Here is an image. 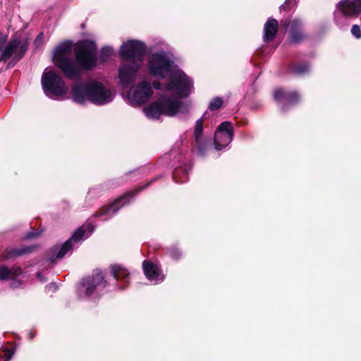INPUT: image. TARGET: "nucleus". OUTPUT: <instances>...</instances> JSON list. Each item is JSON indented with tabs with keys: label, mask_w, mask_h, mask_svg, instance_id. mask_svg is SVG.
<instances>
[{
	"label": "nucleus",
	"mask_w": 361,
	"mask_h": 361,
	"mask_svg": "<svg viewBox=\"0 0 361 361\" xmlns=\"http://www.w3.org/2000/svg\"><path fill=\"white\" fill-rule=\"evenodd\" d=\"M104 281L102 271L95 270L92 276L82 279L79 288L78 295L80 298H85L91 295L96 287L100 285Z\"/></svg>",
	"instance_id": "nucleus-11"
},
{
	"label": "nucleus",
	"mask_w": 361,
	"mask_h": 361,
	"mask_svg": "<svg viewBox=\"0 0 361 361\" xmlns=\"http://www.w3.org/2000/svg\"><path fill=\"white\" fill-rule=\"evenodd\" d=\"M141 189H139L140 190ZM138 190L135 191H130L124 196L121 197L116 201H115L111 205H110L108 208L105 209L104 212H102L100 213V216L105 215H111L115 214L122 206L128 203L130 201V198L132 197L135 193L137 192Z\"/></svg>",
	"instance_id": "nucleus-15"
},
{
	"label": "nucleus",
	"mask_w": 361,
	"mask_h": 361,
	"mask_svg": "<svg viewBox=\"0 0 361 361\" xmlns=\"http://www.w3.org/2000/svg\"><path fill=\"white\" fill-rule=\"evenodd\" d=\"M278 21L274 18H269L264 27V42L272 41L278 32Z\"/></svg>",
	"instance_id": "nucleus-16"
},
{
	"label": "nucleus",
	"mask_w": 361,
	"mask_h": 361,
	"mask_svg": "<svg viewBox=\"0 0 361 361\" xmlns=\"http://www.w3.org/2000/svg\"><path fill=\"white\" fill-rule=\"evenodd\" d=\"M155 88L164 90V94L159 98V101L145 108V114L148 118L157 119L161 115L174 116L186 114L188 111V105L180 102L179 100L180 97H185L186 96L177 95L174 92H171L169 94L166 88L161 87L159 83L155 84Z\"/></svg>",
	"instance_id": "nucleus-4"
},
{
	"label": "nucleus",
	"mask_w": 361,
	"mask_h": 361,
	"mask_svg": "<svg viewBox=\"0 0 361 361\" xmlns=\"http://www.w3.org/2000/svg\"><path fill=\"white\" fill-rule=\"evenodd\" d=\"M351 33L356 37L360 38L361 37V30L359 25H354L351 29Z\"/></svg>",
	"instance_id": "nucleus-24"
},
{
	"label": "nucleus",
	"mask_w": 361,
	"mask_h": 361,
	"mask_svg": "<svg viewBox=\"0 0 361 361\" xmlns=\"http://www.w3.org/2000/svg\"><path fill=\"white\" fill-rule=\"evenodd\" d=\"M233 128L231 122L224 121L217 128L214 135V145L217 150L227 147L233 140Z\"/></svg>",
	"instance_id": "nucleus-9"
},
{
	"label": "nucleus",
	"mask_w": 361,
	"mask_h": 361,
	"mask_svg": "<svg viewBox=\"0 0 361 361\" xmlns=\"http://www.w3.org/2000/svg\"><path fill=\"white\" fill-rule=\"evenodd\" d=\"M148 69L155 77L169 78V82L163 87L169 94L174 92L177 95L188 96L192 92V81L173 64L165 52L153 54L148 62Z\"/></svg>",
	"instance_id": "nucleus-2"
},
{
	"label": "nucleus",
	"mask_w": 361,
	"mask_h": 361,
	"mask_svg": "<svg viewBox=\"0 0 361 361\" xmlns=\"http://www.w3.org/2000/svg\"><path fill=\"white\" fill-rule=\"evenodd\" d=\"M302 23L299 19H293L290 22V39L293 43L300 42L303 38V34L301 32Z\"/></svg>",
	"instance_id": "nucleus-17"
},
{
	"label": "nucleus",
	"mask_w": 361,
	"mask_h": 361,
	"mask_svg": "<svg viewBox=\"0 0 361 361\" xmlns=\"http://www.w3.org/2000/svg\"><path fill=\"white\" fill-rule=\"evenodd\" d=\"M309 68L307 65L298 66L295 68L294 72L297 74L302 75L307 72Z\"/></svg>",
	"instance_id": "nucleus-22"
},
{
	"label": "nucleus",
	"mask_w": 361,
	"mask_h": 361,
	"mask_svg": "<svg viewBox=\"0 0 361 361\" xmlns=\"http://www.w3.org/2000/svg\"><path fill=\"white\" fill-rule=\"evenodd\" d=\"M37 278L41 281H46V279H44V277H42V274L40 273H38L37 274Z\"/></svg>",
	"instance_id": "nucleus-30"
},
{
	"label": "nucleus",
	"mask_w": 361,
	"mask_h": 361,
	"mask_svg": "<svg viewBox=\"0 0 361 361\" xmlns=\"http://www.w3.org/2000/svg\"><path fill=\"white\" fill-rule=\"evenodd\" d=\"M274 97L276 101H279L282 99H286L288 101L289 103H293L298 100L299 96L295 92H290V94H288L283 90L278 89L274 91Z\"/></svg>",
	"instance_id": "nucleus-18"
},
{
	"label": "nucleus",
	"mask_w": 361,
	"mask_h": 361,
	"mask_svg": "<svg viewBox=\"0 0 361 361\" xmlns=\"http://www.w3.org/2000/svg\"><path fill=\"white\" fill-rule=\"evenodd\" d=\"M112 54H113V50L111 48L104 47L100 51L99 59L96 58V64L97 63V61H99V63H104L112 55ZM95 57H97V56H95Z\"/></svg>",
	"instance_id": "nucleus-20"
},
{
	"label": "nucleus",
	"mask_w": 361,
	"mask_h": 361,
	"mask_svg": "<svg viewBox=\"0 0 361 361\" xmlns=\"http://www.w3.org/2000/svg\"><path fill=\"white\" fill-rule=\"evenodd\" d=\"M93 227L89 224L86 227H81L77 229L71 238L66 240L62 245L55 247L54 255L58 259L62 258L74 245L73 243H78L88 238L93 231Z\"/></svg>",
	"instance_id": "nucleus-8"
},
{
	"label": "nucleus",
	"mask_w": 361,
	"mask_h": 361,
	"mask_svg": "<svg viewBox=\"0 0 361 361\" xmlns=\"http://www.w3.org/2000/svg\"><path fill=\"white\" fill-rule=\"evenodd\" d=\"M142 268L147 279L154 284L164 281V276L162 274L159 267L148 261L143 262Z\"/></svg>",
	"instance_id": "nucleus-14"
},
{
	"label": "nucleus",
	"mask_w": 361,
	"mask_h": 361,
	"mask_svg": "<svg viewBox=\"0 0 361 361\" xmlns=\"http://www.w3.org/2000/svg\"><path fill=\"white\" fill-rule=\"evenodd\" d=\"M152 94L151 84L143 81L130 87L127 94V99L131 105L138 106L148 102Z\"/></svg>",
	"instance_id": "nucleus-7"
},
{
	"label": "nucleus",
	"mask_w": 361,
	"mask_h": 361,
	"mask_svg": "<svg viewBox=\"0 0 361 361\" xmlns=\"http://www.w3.org/2000/svg\"><path fill=\"white\" fill-rule=\"evenodd\" d=\"M28 251L27 250H13V255H21L24 253L27 252Z\"/></svg>",
	"instance_id": "nucleus-26"
},
{
	"label": "nucleus",
	"mask_w": 361,
	"mask_h": 361,
	"mask_svg": "<svg viewBox=\"0 0 361 361\" xmlns=\"http://www.w3.org/2000/svg\"><path fill=\"white\" fill-rule=\"evenodd\" d=\"M41 82L44 94L51 99L64 96L68 90L61 77L49 68L44 71Z\"/></svg>",
	"instance_id": "nucleus-6"
},
{
	"label": "nucleus",
	"mask_w": 361,
	"mask_h": 361,
	"mask_svg": "<svg viewBox=\"0 0 361 361\" xmlns=\"http://www.w3.org/2000/svg\"><path fill=\"white\" fill-rule=\"evenodd\" d=\"M96 44L91 41L80 42L75 52L76 62L68 57L71 51V44L68 42L60 44L54 51V63L69 79L80 77L82 70H91L96 66Z\"/></svg>",
	"instance_id": "nucleus-1"
},
{
	"label": "nucleus",
	"mask_w": 361,
	"mask_h": 361,
	"mask_svg": "<svg viewBox=\"0 0 361 361\" xmlns=\"http://www.w3.org/2000/svg\"><path fill=\"white\" fill-rule=\"evenodd\" d=\"M111 272L115 279L122 280L125 283L128 282L129 273L126 269L120 265H113L111 267Z\"/></svg>",
	"instance_id": "nucleus-19"
},
{
	"label": "nucleus",
	"mask_w": 361,
	"mask_h": 361,
	"mask_svg": "<svg viewBox=\"0 0 361 361\" xmlns=\"http://www.w3.org/2000/svg\"><path fill=\"white\" fill-rule=\"evenodd\" d=\"M72 99L78 104L90 101L96 105H105L113 101L114 94L112 90L97 81L87 84L77 83L73 87Z\"/></svg>",
	"instance_id": "nucleus-5"
},
{
	"label": "nucleus",
	"mask_w": 361,
	"mask_h": 361,
	"mask_svg": "<svg viewBox=\"0 0 361 361\" xmlns=\"http://www.w3.org/2000/svg\"><path fill=\"white\" fill-rule=\"evenodd\" d=\"M145 53V46L139 41L130 40L121 47L120 55L123 59L126 60L118 70V78L123 87H126L135 80L137 71L142 64Z\"/></svg>",
	"instance_id": "nucleus-3"
},
{
	"label": "nucleus",
	"mask_w": 361,
	"mask_h": 361,
	"mask_svg": "<svg viewBox=\"0 0 361 361\" xmlns=\"http://www.w3.org/2000/svg\"><path fill=\"white\" fill-rule=\"evenodd\" d=\"M1 37V47H4L5 42H6V36L3 35L2 33H0Z\"/></svg>",
	"instance_id": "nucleus-28"
},
{
	"label": "nucleus",
	"mask_w": 361,
	"mask_h": 361,
	"mask_svg": "<svg viewBox=\"0 0 361 361\" xmlns=\"http://www.w3.org/2000/svg\"><path fill=\"white\" fill-rule=\"evenodd\" d=\"M15 353V350L13 349H5L4 358L5 361H10V360L13 357Z\"/></svg>",
	"instance_id": "nucleus-23"
},
{
	"label": "nucleus",
	"mask_w": 361,
	"mask_h": 361,
	"mask_svg": "<svg viewBox=\"0 0 361 361\" xmlns=\"http://www.w3.org/2000/svg\"><path fill=\"white\" fill-rule=\"evenodd\" d=\"M170 255L171 256L174 258V259H178L180 255V253L179 252V250L176 248H172L171 250H170Z\"/></svg>",
	"instance_id": "nucleus-25"
},
{
	"label": "nucleus",
	"mask_w": 361,
	"mask_h": 361,
	"mask_svg": "<svg viewBox=\"0 0 361 361\" xmlns=\"http://www.w3.org/2000/svg\"><path fill=\"white\" fill-rule=\"evenodd\" d=\"M173 180H174L176 183H181V182H183V181H184V180H179L178 179V171H175V172L173 173Z\"/></svg>",
	"instance_id": "nucleus-29"
},
{
	"label": "nucleus",
	"mask_w": 361,
	"mask_h": 361,
	"mask_svg": "<svg viewBox=\"0 0 361 361\" xmlns=\"http://www.w3.org/2000/svg\"><path fill=\"white\" fill-rule=\"evenodd\" d=\"M39 235L38 233H35V232H28L27 234H26V238H35L36 236H37Z\"/></svg>",
	"instance_id": "nucleus-27"
},
{
	"label": "nucleus",
	"mask_w": 361,
	"mask_h": 361,
	"mask_svg": "<svg viewBox=\"0 0 361 361\" xmlns=\"http://www.w3.org/2000/svg\"><path fill=\"white\" fill-rule=\"evenodd\" d=\"M223 104V100L221 97H216L212 99L209 104V109L212 111L219 109Z\"/></svg>",
	"instance_id": "nucleus-21"
},
{
	"label": "nucleus",
	"mask_w": 361,
	"mask_h": 361,
	"mask_svg": "<svg viewBox=\"0 0 361 361\" xmlns=\"http://www.w3.org/2000/svg\"><path fill=\"white\" fill-rule=\"evenodd\" d=\"M203 121L204 119L202 118L196 121L194 131V146L197 148L200 154H202L204 152L209 144V142L202 134Z\"/></svg>",
	"instance_id": "nucleus-13"
},
{
	"label": "nucleus",
	"mask_w": 361,
	"mask_h": 361,
	"mask_svg": "<svg viewBox=\"0 0 361 361\" xmlns=\"http://www.w3.org/2000/svg\"><path fill=\"white\" fill-rule=\"evenodd\" d=\"M25 276V274L20 267L8 268L5 265L0 266V280L10 281V286L13 288H20L23 283V279Z\"/></svg>",
	"instance_id": "nucleus-10"
},
{
	"label": "nucleus",
	"mask_w": 361,
	"mask_h": 361,
	"mask_svg": "<svg viewBox=\"0 0 361 361\" xmlns=\"http://www.w3.org/2000/svg\"><path fill=\"white\" fill-rule=\"evenodd\" d=\"M51 286H54V285H49V286H47V288H48V287L51 288Z\"/></svg>",
	"instance_id": "nucleus-31"
},
{
	"label": "nucleus",
	"mask_w": 361,
	"mask_h": 361,
	"mask_svg": "<svg viewBox=\"0 0 361 361\" xmlns=\"http://www.w3.org/2000/svg\"><path fill=\"white\" fill-rule=\"evenodd\" d=\"M337 8L346 16H357L361 12V0H343L338 4Z\"/></svg>",
	"instance_id": "nucleus-12"
}]
</instances>
